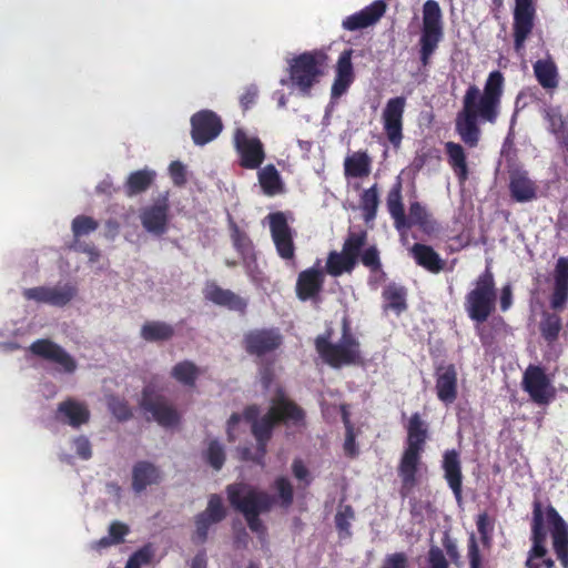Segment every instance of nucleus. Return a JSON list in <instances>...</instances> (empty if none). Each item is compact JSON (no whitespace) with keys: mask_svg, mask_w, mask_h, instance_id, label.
I'll list each match as a JSON object with an SVG mask.
<instances>
[{"mask_svg":"<svg viewBox=\"0 0 568 568\" xmlns=\"http://www.w3.org/2000/svg\"><path fill=\"white\" fill-rule=\"evenodd\" d=\"M90 416L91 414L88 406L73 398H67L59 403L55 410V419L72 428H80L82 425L89 423Z\"/></svg>","mask_w":568,"mask_h":568,"instance_id":"nucleus-25","label":"nucleus"},{"mask_svg":"<svg viewBox=\"0 0 568 568\" xmlns=\"http://www.w3.org/2000/svg\"><path fill=\"white\" fill-rule=\"evenodd\" d=\"M161 473L158 467L149 462H139L132 470V488L135 493L143 491L148 486L158 484Z\"/></svg>","mask_w":568,"mask_h":568,"instance_id":"nucleus-37","label":"nucleus"},{"mask_svg":"<svg viewBox=\"0 0 568 568\" xmlns=\"http://www.w3.org/2000/svg\"><path fill=\"white\" fill-rule=\"evenodd\" d=\"M379 251H361L358 260L369 268V271L378 270L382 266Z\"/></svg>","mask_w":568,"mask_h":568,"instance_id":"nucleus-61","label":"nucleus"},{"mask_svg":"<svg viewBox=\"0 0 568 568\" xmlns=\"http://www.w3.org/2000/svg\"><path fill=\"white\" fill-rule=\"evenodd\" d=\"M173 336V326L161 321L145 322L141 328V337L146 342H166Z\"/></svg>","mask_w":568,"mask_h":568,"instance_id":"nucleus-42","label":"nucleus"},{"mask_svg":"<svg viewBox=\"0 0 568 568\" xmlns=\"http://www.w3.org/2000/svg\"><path fill=\"white\" fill-rule=\"evenodd\" d=\"M140 408L151 415V419L164 428L175 427L181 415L171 400L156 390L153 384H146L141 392Z\"/></svg>","mask_w":568,"mask_h":568,"instance_id":"nucleus-10","label":"nucleus"},{"mask_svg":"<svg viewBox=\"0 0 568 568\" xmlns=\"http://www.w3.org/2000/svg\"><path fill=\"white\" fill-rule=\"evenodd\" d=\"M531 547L528 552H548L546 547L547 532L545 529V517L542 505L536 500L532 505V518H531Z\"/></svg>","mask_w":568,"mask_h":568,"instance_id":"nucleus-36","label":"nucleus"},{"mask_svg":"<svg viewBox=\"0 0 568 568\" xmlns=\"http://www.w3.org/2000/svg\"><path fill=\"white\" fill-rule=\"evenodd\" d=\"M343 448L345 455L349 458H355L359 453L352 426H346V436Z\"/></svg>","mask_w":568,"mask_h":568,"instance_id":"nucleus-64","label":"nucleus"},{"mask_svg":"<svg viewBox=\"0 0 568 568\" xmlns=\"http://www.w3.org/2000/svg\"><path fill=\"white\" fill-rule=\"evenodd\" d=\"M130 532V528L126 524L121 521H112L109 526V536L111 537V541L116 545L122 544L124 541V537Z\"/></svg>","mask_w":568,"mask_h":568,"instance_id":"nucleus-59","label":"nucleus"},{"mask_svg":"<svg viewBox=\"0 0 568 568\" xmlns=\"http://www.w3.org/2000/svg\"><path fill=\"white\" fill-rule=\"evenodd\" d=\"M505 79L500 71L488 74L484 90L476 84L466 89L463 108L455 119V130L468 148H476L480 140L478 121L495 123L499 115Z\"/></svg>","mask_w":568,"mask_h":568,"instance_id":"nucleus-1","label":"nucleus"},{"mask_svg":"<svg viewBox=\"0 0 568 568\" xmlns=\"http://www.w3.org/2000/svg\"><path fill=\"white\" fill-rule=\"evenodd\" d=\"M328 67V55L323 50H312L294 57L290 61V79L304 94L320 82Z\"/></svg>","mask_w":568,"mask_h":568,"instance_id":"nucleus-5","label":"nucleus"},{"mask_svg":"<svg viewBox=\"0 0 568 568\" xmlns=\"http://www.w3.org/2000/svg\"><path fill=\"white\" fill-rule=\"evenodd\" d=\"M273 415L276 424L302 425L305 419V412L296 403L287 398L282 389H280L272 399V406L268 409Z\"/></svg>","mask_w":568,"mask_h":568,"instance_id":"nucleus-22","label":"nucleus"},{"mask_svg":"<svg viewBox=\"0 0 568 568\" xmlns=\"http://www.w3.org/2000/svg\"><path fill=\"white\" fill-rule=\"evenodd\" d=\"M442 10L437 1L427 0L423 6V23L419 38V60L423 67L430 63L444 37Z\"/></svg>","mask_w":568,"mask_h":568,"instance_id":"nucleus-7","label":"nucleus"},{"mask_svg":"<svg viewBox=\"0 0 568 568\" xmlns=\"http://www.w3.org/2000/svg\"><path fill=\"white\" fill-rule=\"evenodd\" d=\"M257 179L263 193L274 196L285 192V185L280 172L274 164H267L257 173Z\"/></svg>","mask_w":568,"mask_h":568,"instance_id":"nucleus-41","label":"nucleus"},{"mask_svg":"<svg viewBox=\"0 0 568 568\" xmlns=\"http://www.w3.org/2000/svg\"><path fill=\"white\" fill-rule=\"evenodd\" d=\"M203 296L217 306L225 307L244 315L247 308V300L217 285L214 281H207L203 287Z\"/></svg>","mask_w":568,"mask_h":568,"instance_id":"nucleus-20","label":"nucleus"},{"mask_svg":"<svg viewBox=\"0 0 568 568\" xmlns=\"http://www.w3.org/2000/svg\"><path fill=\"white\" fill-rule=\"evenodd\" d=\"M169 211L170 205L166 199L143 209L141 212L143 227L155 235L164 234L168 229Z\"/></svg>","mask_w":568,"mask_h":568,"instance_id":"nucleus-27","label":"nucleus"},{"mask_svg":"<svg viewBox=\"0 0 568 568\" xmlns=\"http://www.w3.org/2000/svg\"><path fill=\"white\" fill-rule=\"evenodd\" d=\"M407 437L405 448L398 463L400 495L406 497L418 484V473L423 464L422 456L428 440V424L419 413H414L406 424Z\"/></svg>","mask_w":568,"mask_h":568,"instance_id":"nucleus-2","label":"nucleus"},{"mask_svg":"<svg viewBox=\"0 0 568 568\" xmlns=\"http://www.w3.org/2000/svg\"><path fill=\"white\" fill-rule=\"evenodd\" d=\"M170 176L176 186H183L186 183V169L180 161H173L169 166Z\"/></svg>","mask_w":568,"mask_h":568,"instance_id":"nucleus-57","label":"nucleus"},{"mask_svg":"<svg viewBox=\"0 0 568 568\" xmlns=\"http://www.w3.org/2000/svg\"><path fill=\"white\" fill-rule=\"evenodd\" d=\"M545 515L556 558L562 568H568V524L551 505L546 507Z\"/></svg>","mask_w":568,"mask_h":568,"instance_id":"nucleus-14","label":"nucleus"},{"mask_svg":"<svg viewBox=\"0 0 568 568\" xmlns=\"http://www.w3.org/2000/svg\"><path fill=\"white\" fill-rule=\"evenodd\" d=\"M437 398L446 405L453 404L458 395L457 369L454 364L439 365L435 369Z\"/></svg>","mask_w":568,"mask_h":568,"instance_id":"nucleus-21","label":"nucleus"},{"mask_svg":"<svg viewBox=\"0 0 568 568\" xmlns=\"http://www.w3.org/2000/svg\"><path fill=\"white\" fill-rule=\"evenodd\" d=\"M542 116L547 122V130L568 156V113L562 115L559 108L549 106L544 110Z\"/></svg>","mask_w":568,"mask_h":568,"instance_id":"nucleus-31","label":"nucleus"},{"mask_svg":"<svg viewBox=\"0 0 568 568\" xmlns=\"http://www.w3.org/2000/svg\"><path fill=\"white\" fill-rule=\"evenodd\" d=\"M378 204L379 197L377 184H374L369 189L364 190L361 195V210L363 213V219L366 223L376 219Z\"/></svg>","mask_w":568,"mask_h":568,"instance_id":"nucleus-45","label":"nucleus"},{"mask_svg":"<svg viewBox=\"0 0 568 568\" xmlns=\"http://www.w3.org/2000/svg\"><path fill=\"white\" fill-rule=\"evenodd\" d=\"M153 555L154 551L151 545H145L129 557L124 568H141L144 565H149Z\"/></svg>","mask_w":568,"mask_h":568,"instance_id":"nucleus-53","label":"nucleus"},{"mask_svg":"<svg viewBox=\"0 0 568 568\" xmlns=\"http://www.w3.org/2000/svg\"><path fill=\"white\" fill-rule=\"evenodd\" d=\"M372 159L367 151L353 152L344 160V174L346 178L363 179L369 175Z\"/></svg>","mask_w":568,"mask_h":568,"instance_id":"nucleus-40","label":"nucleus"},{"mask_svg":"<svg viewBox=\"0 0 568 568\" xmlns=\"http://www.w3.org/2000/svg\"><path fill=\"white\" fill-rule=\"evenodd\" d=\"M552 291L549 296L550 308L560 312L568 302V257H559L552 271Z\"/></svg>","mask_w":568,"mask_h":568,"instance_id":"nucleus-23","label":"nucleus"},{"mask_svg":"<svg viewBox=\"0 0 568 568\" xmlns=\"http://www.w3.org/2000/svg\"><path fill=\"white\" fill-rule=\"evenodd\" d=\"M257 95L258 90L256 85L251 84L246 87L244 93L240 97V104L242 110L247 111L251 109L255 104Z\"/></svg>","mask_w":568,"mask_h":568,"instance_id":"nucleus-62","label":"nucleus"},{"mask_svg":"<svg viewBox=\"0 0 568 568\" xmlns=\"http://www.w3.org/2000/svg\"><path fill=\"white\" fill-rule=\"evenodd\" d=\"M355 518V511L351 505L341 507L335 515V526L341 538L352 536L351 521Z\"/></svg>","mask_w":568,"mask_h":568,"instance_id":"nucleus-51","label":"nucleus"},{"mask_svg":"<svg viewBox=\"0 0 568 568\" xmlns=\"http://www.w3.org/2000/svg\"><path fill=\"white\" fill-rule=\"evenodd\" d=\"M445 152L448 164L457 176L459 183H465L468 179L469 171L464 148L459 143L449 141L445 143Z\"/></svg>","mask_w":568,"mask_h":568,"instance_id":"nucleus-38","label":"nucleus"},{"mask_svg":"<svg viewBox=\"0 0 568 568\" xmlns=\"http://www.w3.org/2000/svg\"><path fill=\"white\" fill-rule=\"evenodd\" d=\"M382 568H408V557L402 551L389 554L385 557Z\"/></svg>","mask_w":568,"mask_h":568,"instance_id":"nucleus-58","label":"nucleus"},{"mask_svg":"<svg viewBox=\"0 0 568 568\" xmlns=\"http://www.w3.org/2000/svg\"><path fill=\"white\" fill-rule=\"evenodd\" d=\"M234 146L240 155V166L243 169H258L265 160V151L261 140L248 138L242 129H237L234 133Z\"/></svg>","mask_w":568,"mask_h":568,"instance_id":"nucleus-16","label":"nucleus"},{"mask_svg":"<svg viewBox=\"0 0 568 568\" xmlns=\"http://www.w3.org/2000/svg\"><path fill=\"white\" fill-rule=\"evenodd\" d=\"M535 16L534 0H515L513 36L516 51L524 49L525 41L534 29Z\"/></svg>","mask_w":568,"mask_h":568,"instance_id":"nucleus-18","label":"nucleus"},{"mask_svg":"<svg viewBox=\"0 0 568 568\" xmlns=\"http://www.w3.org/2000/svg\"><path fill=\"white\" fill-rule=\"evenodd\" d=\"M537 81L544 89H554L558 84L557 68L552 61L538 60L534 64Z\"/></svg>","mask_w":568,"mask_h":568,"instance_id":"nucleus-44","label":"nucleus"},{"mask_svg":"<svg viewBox=\"0 0 568 568\" xmlns=\"http://www.w3.org/2000/svg\"><path fill=\"white\" fill-rule=\"evenodd\" d=\"M109 409L112 415L120 422H126L132 418V410L125 399L111 397L109 400Z\"/></svg>","mask_w":568,"mask_h":568,"instance_id":"nucleus-54","label":"nucleus"},{"mask_svg":"<svg viewBox=\"0 0 568 568\" xmlns=\"http://www.w3.org/2000/svg\"><path fill=\"white\" fill-rule=\"evenodd\" d=\"M276 425V422L268 410L263 417H261L258 420H255L252 425V434L254 435L256 442H257V453L258 456L255 458H252L257 464H263V458L266 454V446L268 440L272 437L273 428ZM248 449L243 450V458L244 459H251L248 456Z\"/></svg>","mask_w":568,"mask_h":568,"instance_id":"nucleus-28","label":"nucleus"},{"mask_svg":"<svg viewBox=\"0 0 568 568\" xmlns=\"http://www.w3.org/2000/svg\"><path fill=\"white\" fill-rule=\"evenodd\" d=\"M222 129L221 118L211 110H201L191 118V136L196 145H205L213 141Z\"/></svg>","mask_w":568,"mask_h":568,"instance_id":"nucleus-15","label":"nucleus"},{"mask_svg":"<svg viewBox=\"0 0 568 568\" xmlns=\"http://www.w3.org/2000/svg\"><path fill=\"white\" fill-rule=\"evenodd\" d=\"M200 374V368L189 359L176 363L171 369V377L185 387H194Z\"/></svg>","mask_w":568,"mask_h":568,"instance_id":"nucleus-43","label":"nucleus"},{"mask_svg":"<svg viewBox=\"0 0 568 568\" xmlns=\"http://www.w3.org/2000/svg\"><path fill=\"white\" fill-rule=\"evenodd\" d=\"M509 191L511 197L520 203L529 202L537 196V187L528 178L527 172L514 171L510 173Z\"/></svg>","mask_w":568,"mask_h":568,"instance_id":"nucleus-35","label":"nucleus"},{"mask_svg":"<svg viewBox=\"0 0 568 568\" xmlns=\"http://www.w3.org/2000/svg\"><path fill=\"white\" fill-rule=\"evenodd\" d=\"M402 191L403 182L397 176L386 196L387 211L394 221L395 229L400 235H405L413 226H417L423 233L428 235L436 233L439 225L433 214L420 202H412L408 207V214L405 213Z\"/></svg>","mask_w":568,"mask_h":568,"instance_id":"nucleus-4","label":"nucleus"},{"mask_svg":"<svg viewBox=\"0 0 568 568\" xmlns=\"http://www.w3.org/2000/svg\"><path fill=\"white\" fill-rule=\"evenodd\" d=\"M497 290L491 271L487 267L476 282L475 287L465 296V311L477 324H483L495 312Z\"/></svg>","mask_w":568,"mask_h":568,"instance_id":"nucleus-6","label":"nucleus"},{"mask_svg":"<svg viewBox=\"0 0 568 568\" xmlns=\"http://www.w3.org/2000/svg\"><path fill=\"white\" fill-rule=\"evenodd\" d=\"M429 568H448V561L443 550L437 546H432L428 551Z\"/></svg>","mask_w":568,"mask_h":568,"instance_id":"nucleus-60","label":"nucleus"},{"mask_svg":"<svg viewBox=\"0 0 568 568\" xmlns=\"http://www.w3.org/2000/svg\"><path fill=\"white\" fill-rule=\"evenodd\" d=\"M361 251H331L325 265V272L337 277L344 273H352L355 268Z\"/></svg>","mask_w":568,"mask_h":568,"instance_id":"nucleus-32","label":"nucleus"},{"mask_svg":"<svg viewBox=\"0 0 568 568\" xmlns=\"http://www.w3.org/2000/svg\"><path fill=\"white\" fill-rule=\"evenodd\" d=\"M77 293L78 287L74 284L65 283L53 287L37 286L26 288L23 296L38 303L63 307L75 297Z\"/></svg>","mask_w":568,"mask_h":568,"instance_id":"nucleus-17","label":"nucleus"},{"mask_svg":"<svg viewBox=\"0 0 568 568\" xmlns=\"http://www.w3.org/2000/svg\"><path fill=\"white\" fill-rule=\"evenodd\" d=\"M386 8V3L383 0H376L361 11L346 17L342 22V27L348 31L371 27L385 14Z\"/></svg>","mask_w":568,"mask_h":568,"instance_id":"nucleus-26","label":"nucleus"},{"mask_svg":"<svg viewBox=\"0 0 568 568\" xmlns=\"http://www.w3.org/2000/svg\"><path fill=\"white\" fill-rule=\"evenodd\" d=\"M203 458L213 469H222L226 458L224 446L217 439L210 440Z\"/></svg>","mask_w":568,"mask_h":568,"instance_id":"nucleus-49","label":"nucleus"},{"mask_svg":"<svg viewBox=\"0 0 568 568\" xmlns=\"http://www.w3.org/2000/svg\"><path fill=\"white\" fill-rule=\"evenodd\" d=\"M315 348L321 358L333 368L358 364L362 359L358 339H339L332 343L329 335H320L315 339Z\"/></svg>","mask_w":568,"mask_h":568,"instance_id":"nucleus-9","label":"nucleus"},{"mask_svg":"<svg viewBox=\"0 0 568 568\" xmlns=\"http://www.w3.org/2000/svg\"><path fill=\"white\" fill-rule=\"evenodd\" d=\"M270 230L276 248H294L293 232L283 212L271 213L267 216Z\"/></svg>","mask_w":568,"mask_h":568,"instance_id":"nucleus-34","label":"nucleus"},{"mask_svg":"<svg viewBox=\"0 0 568 568\" xmlns=\"http://www.w3.org/2000/svg\"><path fill=\"white\" fill-rule=\"evenodd\" d=\"M382 298L385 313L393 312L399 316L408 308L407 288L397 283L387 284L382 292Z\"/></svg>","mask_w":568,"mask_h":568,"instance_id":"nucleus-33","label":"nucleus"},{"mask_svg":"<svg viewBox=\"0 0 568 568\" xmlns=\"http://www.w3.org/2000/svg\"><path fill=\"white\" fill-rule=\"evenodd\" d=\"M476 527L483 546L489 548L493 542L495 518L486 511L480 513L476 517Z\"/></svg>","mask_w":568,"mask_h":568,"instance_id":"nucleus-50","label":"nucleus"},{"mask_svg":"<svg viewBox=\"0 0 568 568\" xmlns=\"http://www.w3.org/2000/svg\"><path fill=\"white\" fill-rule=\"evenodd\" d=\"M29 349L36 356L58 364L65 373H73L77 368L73 357L51 339H37L30 345Z\"/></svg>","mask_w":568,"mask_h":568,"instance_id":"nucleus-19","label":"nucleus"},{"mask_svg":"<svg viewBox=\"0 0 568 568\" xmlns=\"http://www.w3.org/2000/svg\"><path fill=\"white\" fill-rule=\"evenodd\" d=\"M442 468L444 478L452 489L457 501L463 498V470L459 453L455 449H448L443 455Z\"/></svg>","mask_w":568,"mask_h":568,"instance_id":"nucleus-24","label":"nucleus"},{"mask_svg":"<svg viewBox=\"0 0 568 568\" xmlns=\"http://www.w3.org/2000/svg\"><path fill=\"white\" fill-rule=\"evenodd\" d=\"M156 179V172L144 168L129 174L124 183V192L128 196H134L146 192Z\"/></svg>","mask_w":568,"mask_h":568,"instance_id":"nucleus-39","label":"nucleus"},{"mask_svg":"<svg viewBox=\"0 0 568 568\" xmlns=\"http://www.w3.org/2000/svg\"><path fill=\"white\" fill-rule=\"evenodd\" d=\"M225 491L230 505L244 516L248 528L253 532L264 535L266 527L260 516L272 509L275 498L267 491L244 481L227 485Z\"/></svg>","mask_w":568,"mask_h":568,"instance_id":"nucleus-3","label":"nucleus"},{"mask_svg":"<svg viewBox=\"0 0 568 568\" xmlns=\"http://www.w3.org/2000/svg\"><path fill=\"white\" fill-rule=\"evenodd\" d=\"M274 489L277 491L280 505L283 508H288L294 501V489L288 478L280 476L274 480Z\"/></svg>","mask_w":568,"mask_h":568,"instance_id":"nucleus-52","label":"nucleus"},{"mask_svg":"<svg viewBox=\"0 0 568 568\" xmlns=\"http://www.w3.org/2000/svg\"><path fill=\"white\" fill-rule=\"evenodd\" d=\"M226 515L227 511L222 497L217 494L210 495L206 508L194 516L195 530L192 535V541L204 544L209 538L210 528L223 521Z\"/></svg>","mask_w":568,"mask_h":568,"instance_id":"nucleus-13","label":"nucleus"},{"mask_svg":"<svg viewBox=\"0 0 568 568\" xmlns=\"http://www.w3.org/2000/svg\"><path fill=\"white\" fill-rule=\"evenodd\" d=\"M523 388L537 405H548L556 396L545 369L538 365H529L523 376Z\"/></svg>","mask_w":568,"mask_h":568,"instance_id":"nucleus-11","label":"nucleus"},{"mask_svg":"<svg viewBox=\"0 0 568 568\" xmlns=\"http://www.w3.org/2000/svg\"><path fill=\"white\" fill-rule=\"evenodd\" d=\"M406 106L404 97H395L386 102L382 113L384 133L390 145L398 150L404 139L403 118Z\"/></svg>","mask_w":568,"mask_h":568,"instance_id":"nucleus-12","label":"nucleus"},{"mask_svg":"<svg viewBox=\"0 0 568 568\" xmlns=\"http://www.w3.org/2000/svg\"><path fill=\"white\" fill-rule=\"evenodd\" d=\"M353 50H344L337 61L336 75L332 85L331 95L333 99L342 97L354 81V69L352 64Z\"/></svg>","mask_w":568,"mask_h":568,"instance_id":"nucleus-29","label":"nucleus"},{"mask_svg":"<svg viewBox=\"0 0 568 568\" xmlns=\"http://www.w3.org/2000/svg\"><path fill=\"white\" fill-rule=\"evenodd\" d=\"M324 285L323 271L311 267L302 271L296 281V295L301 301L315 298Z\"/></svg>","mask_w":568,"mask_h":568,"instance_id":"nucleus-30","label":"nucleus"},{"mask_svg":"<svg viewBox=\"0 0 568 568\" xmlns=\"http://www.w3.org/2000/svg\"><path fill=\"white\" fill-rule=\"evenodd\" d=\"M467 557L469 561V568H481L483 556L480 554L478 541L474 532H471L468 538Z\"/></svg>","mask_w":568,"mask_h":568,"instance_id":"nucleus-56","label":"nucleus"},{"mask_svg":"<svg viewBox=\"0 0 568 568\" xmlns=\"http://www.w3.org/2000/svg\"><path fill=\"white\" fill-rule=\"evenodd\" d=\"M99 222L92 216L80 214L71 222L72 235L75 240H80L90 235L99 229Z\"/></svg>","mask_w":568,"mask_h":568,"instance_id":"nucleus-48","label":"nucleus"},{"mask_svg":"<svg viewBox=\"0 0 568 568\" xmlns=\"http://www.w3.org/2000/svg\"><path fill=\"white\" fill-rule=\"evenodd\" d=\"M415 262L432 273L444 270L446 262L439 257L436 251H409Z\"/></svg>","mask_w":568,"mask_h":568,"instance_id":"nucleus-46","label":"nucleus"},{"mask_svg":"<svg viewBox=\"0 0 568 568\" xmlns=\"http://www.w3.org/2000/svg\"><path fill=\"white\" fill-rule=\"evenodd\" d=\"M525 568H556V562L548 552H527Z\"/></svg>","mask_w":568,"mask_h":568,"instance_id":"nucleus-55","label":"nucleus"},{"mask_svg":"<svg viewBox=\"0 0 568 568\" xmlns=\"http://www.w3.org/2000/svg\"><path fill=\"white\" fill-rule=\"evenodd\" d=\"M284 343L277 327H256L243 334L241 346L244 352L258 363L274 359Z\"/></svg>","mask_w":568,"mask_h":568,"instance_id":"nucleus-8","label":"nucleus"},{"mask_svg":"<svg viewBox=\"0 0 568 568\" xmlns=\"http://www.w3.org/2000/svg\"><path fill=\"white\" fill-rule=\"evenodd\" d=\"M77 455L87 460L92 456V446L88 437L79 436L73 440Z\"/></svg>","mask_w":568,"mask_h":568,"instance_id":"nucleus-63","label":"nucleus"},{"mask_svg":"<svg viewBox=\"0 0 568 568\" xmlns=\"http://www.w3.org/2000/svg\"><path fill=\"white\" fill-rule=\"evenodd\" d=\"M561 327V318L556 313H545L539 325L541 336L548 343H552L558 338Z\"/></svg>","mask_w":568,"mask_h":568,"instance_id":"nucleus-47","label":"nucleus"}]
</instances>
